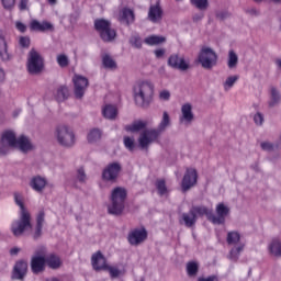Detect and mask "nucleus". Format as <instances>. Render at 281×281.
<instances>
[{
    "instance_id": "obj_1",
    "label": "nucleus",
    "mask_w": 281,
    "mask_h": 281,
    "mask_svg": "<svg viewBox=\"0 0 281 281\" xmlns=\"http://www.w3.org/2000/svg\"><path fill=\"white\" fill-rule=\"evenodd\" d=\"M13 196L14 202L20 207V218L12 223L11 232L13 236L19 238V236L25 234L26 229H32V215H30V212L25 209V204H23V195L19 192H14Z\"/></svg>"
},
{
    "instance_id": "obj_2",
    "label": "nucleus",
    "mask_w": 281,
    "mask_h": 281,
    "mask_svg": "<svg viewBox=\"0 0 281 281\" xmlns=\"http://www.w3.org/2000/svg\"><path fill=\"white\" fill-rule=\"evenodd\" d=\"M133 91L135 104L140 109H148L150 102H153L155 85L150 81H142L134 86Z\"/></svg>"
},
{
    "instance_id": "obj_3",
    "label": "nucleus",
    "mask_w": 281,
    "mask_h": 281,
    "mask_svg": "<svg viewBox=\"0 0 281 281\" xmlns=\"http://www.w3.org/2000/svg\"><path fill=\"white\" fill-rule=\"evenodd\" d=\"M126 189L116 187L111 193V204L108 206L109 214L120 216L124 212V203H126Z\"/></svg>"
},
{
    "instance_id": "obj_4",
    "label": "nucleus",
    "mask_w": 281,
    "mask_h": 281,
    "mask_svg": "<svg viewBox=\"0 0 281 281\" xmlns=\"http://www.w3.org/2000/svg\"><path fill=\"white\" fill-rule=\"evenodd\" d=\"M196 63L201 65L202 69L211 71L218 65V54L212 47L203 46L198 54Z\"/></svg>"
},
{
    "instance_id": "obj_5",
    "label": "nucleus",
    "mask_w": 281,
    "mask_h": 281,
    "mask_svg": "<svg viewBox=\"0 0 281 281\" xmlns=\"http://www.w3.org/2000/svg\"><path fill=\"white\" fill-rule=\"evenodd\" d=\"M55 136L58 145L64 148H71L76 145V134L67 125L57 126Z\"/></svg>"
},
{
    "instance_id": "obj_6",
    "label": "nucleus",
    "mask_w": 281,
    "mask_h": 281,
    "mask_svg": "<svg viewBox=\"0 0 281 281\" xmlns=\"http://www.w3.org/2000/svg\"><path fill=\"white\" fill-rule=\"evenodd\" d=\"M43 67H45V63L41 53L36 52V49L32 48L29 52L27 57V71L32 76H36L43 71Z\"/></svg>"
},
{
    "instance_id": "obj_7",
    "label": "nucleus",
    "mask_w": 281,
    "mask_h": 281,
    "mask_svg": "<svg viewBox=\"0 0 281 281\" xmlns=\"http://www.w3.org/2000/svg\"><path fill=\"white\" fill-rule=\"evenodd\" d=\"M159 137H161V134L156 128H145L139 133L138 146L143 150H148L150 144L159 142Z\"/></svg>"
},
{
    "instance_id": "obj_8",
    "label": "nucleus",
    "mask_w": 281,
    "mask_h": 281,
    "mask_svg": "<svg viewBox=\"0 0 281 281\" xmlns=\"http://www.w3.org/2000/svg\"><path fill=\"white\" fill-rule=\"evenodd\" d=\"M120 175H122V162L113 161L109 162L104 169L102 170V180L109 181L110 183H115L117 179H120Z\"/></svg>"
},
{
    "instance_id": "obj_9",
    "label": "nucleus",
    "mask_w": 281,
    "mask_h": 281,
    "mask_svg": "<svg viewBox=\"0 0 281 281\" xmlns=\"http://www.w3.org/2000/svg\"><path fill=\"white\" fill-rule=\"evenodd\" d=\"M16 134L13 131H5L0 139V155H8L10 148H16Z\"/></svg>"
},
{
    "instance_id": "obj_10",
    "label": "nucleus",
    "mask_w": 281,
    "mask_h": 281,
    "mask_svg": "<svg viewBox=\"0 0 281 281\" xmlns=\"http://www.w3.org/2000/svg\"><path fill=\"white\" fill-rule=\"evenodd\" d=\"M45 249H40L35 251V256L31 259V271L35 276H38V273H43L45 271Z\"/></svg>"
},
{
    "instance_id": "obj_11",
    "label": "nucleus",
    "mask_w": 281,
    "mask_h": 281,
    "mask_svg": "<svg viewBox=\"0 0 281 281\" xmlns=\"http://www.w3.org/2000/svg\"><path fill=\"white\" fill-rule=\"evenodd\" d=\"M216 215L211 211V223L213 225H225V218L229 216V207L224 203H218L215 209Z\"/></svg>"
},
{
    "instance_id": "obj_12",
    "label": "nucleus",
    "mask_w": 281,
    "mask_h": 281,
    "mask_svg": "<svg viewBox=\"0 0 281 281\" xmlns=\"http://www.w3.org/2000/svg\"><path fill=\"white\" fill-rule=\"evenodd\" d=\"M198 180H199V173L196 172V169L187 168L181 182L182 192H188V190H191V188H194Z\"/></svg>"
},
{
    "instance_id": "obj_13",
    "label": "nucleus",
    "mask_w": 281,
    "mask_h": 281,
    "mask_svg": "<svg viewBox=\"0 0 281 281\" xmlns=\"http://www.w3.org/2000/svg\"><path fill=\"white\" fill-rule=\"evenodd\" d=\"M72 82L75 85V98H77V100H82V98H85L87 87H89V79L85 76L75 75Z\"/></svg>"
},
{
    "instance_id": "obj_14",
    "label": "nucleus",
    "mask_w": 281,
    "mask_h": 281,
    "mask_svg": "<svg viewBox=\"0 0 281 281\" xmlns=\"http://www.w3.org/2000/svg\"><path fill=\"white\" fill-rule=\"evenodd\" d=\"M146 238H148V232L146 228H135L128 233L127 243L133 247H138V245H142Z\"/></svg>"
},
{
    "instance_id": "obj_15",
    "label": "nucleus",
    "mask_w": 281,
    "mask_h": 281,
    "mask_svg": "<svg viewBox=\"0 0 281 281\" xmlns=\"http://www.w3.org/2000/svg\"><path fill=\"white\" fill-rule=\"evenodd\" d=\"M167 65L171 69H179V71H188L190 69V61H186V58L179 56V54L170 55Z\"/></svg>"
},
{
    "instance_id": "obj_16",
    "label": "nucleus",
    "mask_w": 281,
    "mask_h": 281,
    "mask_svg": "<svg viewBox=\"0 0 281 281\" xmlns=\"http://www.w3.org/2000/svg\"><path fill=\"white\" fill-rule=\"evenodd\" d=\"M147 20L150 23L157 24L164 20V9H161V4L156 2L155 4H150L148 9Z\"/></svg>"
},
{
    "instance_id": "obj_17",
    "label": "nucleus",
    "mask_w": 281,
    "mask_h": 281,
    "mask_svg": "<svg viewBox=\"0 0 281 281\" xmlns=\"http://www.w3.org/2000/svg\"><path fill=\"white\" fill-rule=\"evenodd\" d=\"M180 124L190 126L194 122V112H192V104L186 103L181 106V115L179 117Z\"/></svg>"
},
{
    "instance_id": "obj_18",
    "label": "nucleus",
    "mask_w": 281,
    "mask_h": 281,
    "mask_svg": "<svg viewBox=\"0 0 281 281\" xmlns=\"http://www.w3.org/2000/svg\"><path fill=\"white\" fill-rule=\"evenodd\" d=\"M91 262L94 271H105L109 267V265H106V258H104L101 251H97L92 255Z\"/></svg>"
},
{
    "instance_id": "obj_19",
    "label": "nucleus",
    "mask_w": 281,
    "mask_h": 281,
    "mask_svg": "<svg viewBox=\"0 0 281 281\" xmlns=\"http://www.w3.org/2000/svg\"><path fill=\"white\" fill-rule=\"evenodd\" d=\"M27 273V261L19 260L13 268V278L15 280H23Z\"/></svg>"
},
{
    "instance_id": "obj_20",
    "label": "nucleus",
    "mask_w": 281,
    "mask_h": 281,
    "mask_svg": "<svg viewBox=\"0 0 281 281\" xmlns=\"http://www.w3.org/2000/svg\"><path fill=\"white\" fill-rule=\"evenodd\" d=\"M15 148H19L21 153H30V150H34V145H32V140L27 136L22 135L18 138Z\"/></svg>"
},
{
    "instance_id": "obj_21",
    "label": "nucleus",
    "mask_w": 281,
    "mask_h": 281,
    "mask_svg": "<svg viewBox=\"0 0 281 281\" xmlns=\"http://www.w3.org/2000/svg\"><path fill=\"white\" fill-rule=\"evenodd\" d=\"M46 186H47V179H45L41 176H35L30 181V187L35 192H43L45 190Z\"/></svg>"
},
{
    "instance_id": "obj_22",
    "label": "nucleus",
    "mask_w": 281,
    "mask_h": 281,
    "mask_svg": "<svg viewBox=\"0 0 281 281\" xmlns=\"http://www.w3.org/2000/svg\"><path fill=\"white\" fill-rule=\"evenodd\" d=\"M43 223H45V211H40L36 217V227L33 233V239L38 240L43 236Z\"/></svg>"
},
{
    "instance_id": "obj_23",
    "label": "nucleus",
    "mask_w": 281,
    "mask_h": 281,
    "mask_svg": "<svg viewBox=\"0 0 281 281\" xmlns=\"http://www.w3.org/2000/svg\"><path fill=\"white\" fill-rule=\"evenodd\" d=\"M198 217L193 213L192 209L188 213H182L180 223H184L186 227H194L196 225Z\"/></svg>"
},
{
    "instance_id": "obj_24",
    "label": "nucleus",
    "mask_w": 281,
    "mask_h": 281,
    "mask_svg": "<svg viewBox=\"0 0 281 281\" xmlns=\"http://www.w3.org/2000/svg\"><path fill=\"white\" fill-rule=\"evenodd\" d=\"M102 65L104 69H109L110 71H115V69H117V63L109 54L102 55Z\"/></svg>"
},
{
    "instance_id": "obj_25",
    "label": "nucleus",
    "mask_w": 281,
    "mask_h": 281,
    "mask_svg": "<svg viewBox=\"0 0 281 281\" xmlns=\"http://www.w3.org/2000/svg\"><path fill=\"white\" fill-rule=\"evenodd\" d=\"M0 58L2 60H10V53H8V42H5V35L0 32Z\"/></svg>"
},
{
    "instance_id": "obj_26",
    "label": "nucleus",
    "mask_w": 281,
    "mask_h": 281,
    "mask_svg": "<svg viewBox=\"0 0 281 281\" xmlns=\"http://www.w3.org/2000/svg\"><path fill=\"white\" fill-rule=\"evenodd\" d=\"M148 122L146 121H135L133 124L125 126V131L128 133H139V131H146Z\"/></svg>"
},
{
    "instance_id": "obj_27",
    "label": "nucleus",
    "mask_w": 281,
    "mask_h": 281,
    "mask_svg": "<svg viewBox=\"0 0 281 281\" xmlns=\"http://www.w3.org/2000/svg\"><path fill=\"white\" fill-rule=\"evenodd\" d=\"M121 23H124L125 25H131L133 21H135V13L131 9H123L121 11V18H120Z\"/></svg>"
},
{
    "instance_id": "obj_28",
    "label": "nucleus",
    "mask_w": 281,
    "mask_h": 281,
    "mask_svg": "<svg viewBox=\"0 0 281 281\" xmlns=\"http://www.w3.org/2000/svg\"><path fill=\"white\" fill-rule=\"evenodd\" d=\"M45 261L49 269H60L63 261H60V257L56 256L55 254H50L45 257Z\"/></svg>"
},
{
    "instance_id": "obj_29",
    "label": "nucleus",
    "mask_w": 281,
    "mask_h": 281,
    "mask_svg": "<svg viewBox=\"0 0 281 281\" xmlns=\"http://www.w3.org/2000/svg\"><path fill=\"white\" fill-rule=\"evenodd\" d=\"M99 36L104 43H111L115 41V37L117 36V32L115 31V29L110 26L109 29L103 31Z\"/></svg>"
},
{
    "instance_id": "obj_30",
    "label": "nucleus",
    "mask_w": 281,
    "mask_h": 281,
    "mask_svg": "<svg viewBox=\"0 0 281 281\" xmlns=\"http://www.w3.org/2000/svg\"><path fill=\"white\" fill-rule=\"evenodd\" d=\"M111 27V21L104 19L94 20V30L101 35Z\"/></svg>"
},
{
    "instance_id": "obj_31",
    "label": "nucleus",
    "mask_w": 281,
    "mask_h": 281,
    "mask_svg": "<svg viewBox=\"0 0 281 281\" xmlns=\"http://www.w3.org/2000/svg\"><path fill=\"white\" fill-rule=\"evenodd\" d=\"M102 115L105 120H115V117H117V108L115 105L108 104L102 109Z\"/></svg>"
},
{
    "instance_id": "obj_32",
    "label": "nucleus",
    "mask_w": 281,
    "mask_h": 281,
    "mask_svg": "<svg viewBox=\"0 0 281 281\" xmlns=\"http://www.w3.org/2000/svg\"><path fill=\"white\" fill-rule=\"evenodd\" d=\"M191 210L195 216L196 214L198 216H206L207 221L212 223V210L207 209L206 206H192Z\"/></svg>"
},
{
    "instance_id": "obj_33",
    "label": "nucleus",
    "mask_w": 281,
    "mask_h": 281,
    "mask_svg": "<svg viewBox=\"0 0 281 281\" xmlns=\"http://www.w3.org/2000/svg\"><path fill=\"white\" fill-rule=\"evenodd\" d=\"M170 124H171L170 114H168V112L165 111L162 113V119L156 130L161 135V133H166V130L170 126Z\"/></svg>"
},
{
    "instance_id": "obj_34",
    "label": "nucleus",
    "mask_w": 281,
    "mask_h": 281,
    "mask_svg": "<svg viewBox=\"0 0 281 281\" xmlns=\"http://www.w3.org/2000/svg\"><path fill=\"white\" fill-rule=\"evenodd\" d=\"M280 102H281L280 92L278 91V89L272 87L271 88V98L268 102L269 109H273L274 106H278V104H280Z\"/></svg>"
},
{
    "instance_id": "obj_35",
    "label": "nucleus",
    "mask_w": 281,
    "mask_h": 281,
    "mask_svg": "<svg viewBox=\"0 0 281 281\" xmlns=\"http://www.w3.org/2000/svg\"><path fill=\"white\" fill-rule=\"evenodd\" d=\"M243 249H245V244H239L231 249L228 258L232 260V262H238V258H240V252Z\"/></svg>"
},
{
    "instance_id": "obj_36",
    "label": "nucleus",
    "mask_w": 281,
    "mask_h": 281,
    "mask_svg": "<svg viewBox=\"0 0 281 281\" xmlns=\"http://www.w3.org/2000/svg\"><path fill=\"white\" fill-rule=\"evenodd\" d=\"M67 98H69V88L60 86L55 93V99L57 102H65Z\"/></svg>"
},
{
    "instance_id": "obj_37",
    "label": "nucleus",
    "mask_w": 281,
    "mask_h": 281,
    "mask_svg": "<svg viewBox=\"0 0 281 281\" xmlns=\"http://www.w3.org/2000/svg\"><path fill=\"white\" fill-rule=\"evenodd\" d=\"M269 251L276 258H281V241L278 239L272 240L269 245Z\"/></svg>"
},
{
    "instance_id": "obj_38",
    "label": "nucleus",
    "mask_w": 281,
    "mask_h": 281,
    "mask_svg": "<svg viewBox=\"0 0 281 281\" xmlns=\"http://www.w3.org/2000/svg\"><path fill=\"white\" fill-rule=\"evenodd\" d=\"M100 139H102V131L99 128H93L88 133L89 144H95V142H100Z\"/></svg>"
},
{
    "instance_id": "obj_39",
    "label": "nucleus",
    "mask_w": 281,
    "mask_h": 281,
    "mask_svg": "<svg viewBox=\"0 0 281 281\" xmlns=\"http://www.w3.org/2000/svg\"><path fill=\"white\" fill-rule=\"evenodd\" d=\"M226 243L227 245H238L240 243V233L236 231L228 232Z\"/></svg>"
},
{
    "instance_id": "obj_40",
    "label": "nucleus",
    "mask_w": 281,
    "mask_h": 281,
    "mask_svg": "<svg viewBox=\"0 0 281 281\" xmlns=\"http://www.w3.org/2000/svg\"><path fill=\"white\" fill-rule=\"evenodd\" d=\"M227 67L228 69H236L238 67V55L234 50L228 52Z\"/></svg>"
},
{
    "instance_id": "obj_41",
    "label": "nucleus",
    "mask_w": 281,
    "mask_h": 281,
    "mask_svg": "<svg viewBox=\"0 0 281 281\" xmlns=\"http://www.w3.org/2000/svg\"><path fill=\"white\" fill-rule=\"evenodd\" d=\"M260 148L266 153H273V150H278V148H280V144H273L269 140H263L260 143Z\"/></svg>"
},
{
    "instance_id": "obj_42",
    "label": "nucleus",
    "mask_w": 281,
    "mask_h": 281,
    "mask_svg": "<svg viewBox=\"0 0 281 281\" xmlns=\"http://www.w3.org/2000/svg\"><path fill=\"white\" fill-rule=\"evenodd\" d=\"M166 41V37L159 35H150L145 38L146 45H161Z\"/></svg>"
},
{
    "instance_id": "obj_43",
    "label": "nucleus",
    "mask_w": 281,
    "mask_h": 281,
    "mask_svg": "<svg viewBox=\"0 0 281 281\" xmlns=\"http://www.w3.org/2000/svg\"><path fill=\"white\" fill-rule=\"evenodd\" d=\"M187 273L190 278H194L199 273V263L190 261L187 263Z\"/></svg>"
},
{
    "instance_id": "obj_44",
    "label": "nucleus",
    "mask_w": 281,
    "mask_h": 281,
    "mask_svg": "<svg viewBox=\"0 0 281 281\" xmlns=\"http://www.w3.org/2000/svg\"><path fill=\"white\" fill-rule=\"evenodd\" d=\"M123 144L125 148H127V150H130L131 153L135 150V138L131 136H124Z\"/></svg>"
},
{
    "instance_id": "obj_45",
    "label": "nucleus",
    "mask_w": 281,
    "mask_h": 281,
    "mask_svg": "<svg viewBox=\"0 0 281 281\" xmlns=\"http://www.w3.org/2000/svg\"><path fill=\"white\" fill-rule=\"evenodd\" d=\"M238 75L227 77L226 81L224 82L225 91H229V89H232V87L238 82Z\"/></svg>"
},
{
    "instance_id": "obj_46",
    "label": "nucleus",
    "mask_w": 281,
    "mask_h": 281,
    "mask_svg": "<svg viewBox=\"0 0 281 281\" xmlns=\"http://www.w3.org/2000/svg\"><path fill=\"white\" fill-rule=\"evenodd\" d=\"M191 3L198 8V10H207L210 2L209 0H190Z\"/></svg>"
},
{
    "instance_id": "obj_47",
    "label": "nucleus",
    "mask_w": 281,
    "mask_h": 281,
    "mask_svg": "<svg viewBox=\"0 0 281 281\" xmlns=\"http://www.w3.org/2000/svg\"><path fill=\"white\" fill-rule=\"evenodd\" d=\"M156 188H157L158 194H160V196H164V194H166V192H168V187H166V180H157Z\"/></svg>"
},
{
    "instance_id": "obj_48",
    "label": "nucleus",
    "mask_w": 281,
    "mask_h": 281,
    "mask_svg": "<svg viewBox=\"0 0 281 281\" xmlns=\"http://www.w3.org/2000/svg\"><path fill=\"white\" fill-rule=\"evenodd\" d=\"M105 271H109L111 278H120V276H122V270H120V268L117 267L108 266V268H105Z\"/></svg>"
},
{
    "instance_id": "obj_49",
    "label": "nucleus",
    "mask_w": 281,
    "mask_h": 281,
    "mask_svg": "<svg viewBox=\"0 0 281 281\" xmlns=\"http://www.w3.org/2000/svg\"><path fill=\"white\" fill-rule=\"evenodd\" d=\"M77 180L79 183H87V172L85 171V168L80 167L77 169Z\"/></svg>"
},
{
    "instance_id": "obj_50",
    "label": "nucleus",
    "mask_w": 281,
    "mask_h": 281,
    "mask_svg": "<svg viewBox=\"0 0 281 281\" xmlns=\"http://www.w3.org/2000/svg\"><path fill=\"white\" fill-rule=\"evenodd\" d=\"M57 63L59 67H69V57H67V55H58Z\"/></svg>"
},
{
    "instance_id": "obj_51",
    "label": "nucleus",
    "mask_w": 281,
    "mask_h": 281,
    "mask_svg": "<svg viewBox=\"0 0 281 281\" xmlns=\"http://www.w3.org/2000/svg\"><path fill=\"white\" fill-rule=\"evenodd\" d=\"M254 122L256 126H262L265 124V114H262V112H257L254 115Z\"/></svg>"
},
{
    "instance_id": "obj_52",
    "label": "nucleus",
    "mask_w": 281,
    "mask_h": 281,
    "mask_svg": "<svg viewBox=\"0 0 281 281\" xmlns=\"http://www.w3.org/2000/svg\"><path fill=\"white\" fill-rule=\"evenodd\" d=\"M215 16H216L217 21H225L226 19H229V16H232V14L229 13V11H217L215 13Z\"/></svg>"
},
{
    "instance_id": "obj_53",
    "label": "nucleus",
    "mask_w": 281,
    "mask_h": 281,
    "mask_svg": "<svg viewBox=\"0 0 281 281\" xmlns=\"http://www.w3.org/2000/svg\"><path fill=\"white\" fill-rule=\"evenodd\" d=\"M41 32H54V24L47 21H43Z\"/></svg>"
},
{
    "instance_id": "obj_54",
    "label": "nucleus",
    "mask_w": 281,
    "mask_h": 281,
    "mask_svg": "<svg viewBox=\"0 0 281 281\" xmlns=\"http://www.w3.org/2000/svg\"><path fill=\"white\" fill-rule=\"evenodd\" d=\"M130 43L134 45V47H136L137 49H140L142 47V38L139 36H133L130 40Z\"/></svg>"
},
{
    "instance_id": "obj_55",
    "label": "nucleus",
    "mask_w": 281,
    "mask_h": 281,
    "mask_svg": "<svg viewBox=\"0 0 281 281\" xmlns=\"http://www.w3.org/2000/svg\"><path fill=\"white\" fill-rule=\"evenodd\" d=\"M1 2L5 10H12L16 3V0H1Z\"/></svg>"
},
{
    "instance_id": "obj_56",
    "label": "nucleus",
    "mask_w": 281,
    "mask_h": 281,
    "mask_svg": "<svg viewBox=\"0 0 281 281\" xmlns=\"http://www.w3.org/2000/svg\"><path fill=\"white\" fill-rule=\"evenodd\" d=\"M41 27H42V23L38 22V20H33L31 22V30H33L34 32H41Z\"/></svg>"
},
{
    "instance_id": "obj_57",
    "label": "nucleus",
    "mask_w": 281,
    "mask_h": 281,
    "mask_svg": "<svg viewBox=\"0 0 281 281\" xmlns=\"http://www.w3.org/2000/svg\"><path fill=\"white\" fill-rule=\"evenodd\" d=\"M246 14H249V16H260V11L256 8H249L246 9Z\"/></svg>"
},
{
    "instance_id": "obj_58",
    "label": "nucleus",
    "mask_w": 281,
    "mask_h": 281,
    "mask_svg": "<svg viewBox=\"0 0 281 281\" xmlns=\"http://www.w3.org/2000/svg\"><path fill=\"white\" fill-rule=\"evenodd\" d=\"M159 98H160V100H165V101L170 100V91H168V90H162V91L159 93Z\"/></svg>"
},
{
    "instance_id": "obj_59",
    "label": "nucleus",
    "mask_w": 281,
    "mask_h": 281,
    "mask_svg": "<svg viewBox=\"0 0 281 281\" xmlns=\"http://www.w3.org/2000/svg\"><path fill=\"white\" fill-rule=\"evenodd\" d=\"M21 47H30V37H20Z\"/></svg>"
},
{
    "instance_id": "obj_60",
    "label": "nucleus",
    "mask_w": 281,
    "mask_h": 281,
    "mask_svg": "<svg viewBox=\"0 0 281 281\" xmlns=\"http://www.w3.org/2000/svg\"><path fill=\"white\" fill-rule=\"evenodd\" d=\"M154 54L156 58H164V56H166V50L165 48L156 49L154 50Z\"/></svg>"
},
{
    "instance_id": "obj_61",
    "label": "nucleus",
    "mask_w": 281,
    "mask_h": 281,
    "mask_svg": "<svg viewBox=\"0 0 281 281\" xmlns=\"http://www.w3.org/2000/svg\"><path fill=\"white\" fill-rule=\"evenodd\" d=\"M30 3V0H20L19 8L21 11L27 10V4Z\"/></svg>"
},
{
    "instance_id": "obj_62",
    "label": "nucleus",
    "mask_w": 281,
    "mask_h": 281,
    "mask_svg": "<svg viewBox=\"0 0 281 281\" xmlns=\"http://www.w3.org/2000/svg\"><path fill=\"white\" fill-rule=\"evenodd\" d=\"M15 27H16V30H19V32H26V30H27V26H25V24H23L22 22H16L15 23Z\"/></svg>"
},
{
    "instance_id": "obj_63",
    "label": "nucleus",
    "mask_w": 281,
    "mask_h": 281,
    "mask_svg": "<svg viewBox=\"0 0 281 281\" xmlns=\"http://www.w3.org/2000/svg\"><path fill=\"white\" fill-rule=\"evenodd\" d=\"M198 281H216V276H210L207 278L200 277L198 278Z\"/></svg>"
},
{
    "instance_id": "obj_64",
    "label": "nucleus",
    "mask_w": 281,
    "mask_h": 281,
    "mask_svg": "<svg viewBox=\"0 0 281 281\" xmlns=\"http://www.w3.org/2000/svg\"><path fill=\"white\" fill-rule=\"evenodd\" d=\"M19 251H21V248L19 247H14L10 249V255L11 256H16L19 254Z\"/></svg>"
}]
</instances>
